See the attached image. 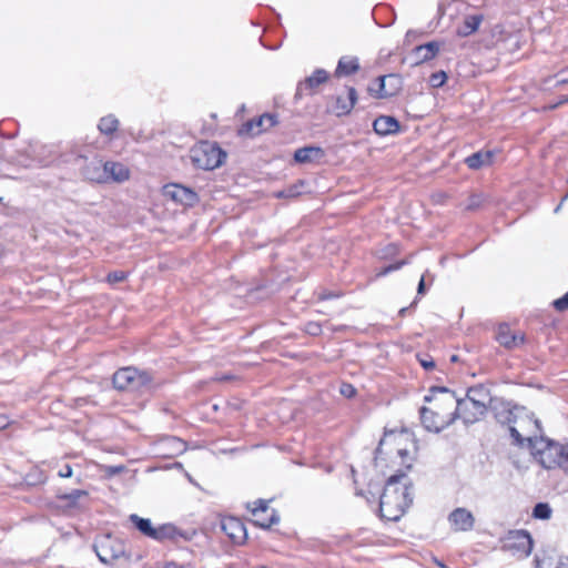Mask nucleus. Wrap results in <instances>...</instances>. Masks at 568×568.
<instances>
[{
	"label": "nucleus",
	"mask_w": 568,
	"mask_h": 568,
	"mask_svg": "<svg viewBox=\"0 0 568 568\" xmlns=\"http://www.w3.org/2000/svg\"><path fill=\"white\" fill-rule=\"evenodd\" d=\"M429 404L420 408V419L426 429L440 432L458 418V398L447 388H433L425 397Z\"/></svg>",
	"instance_id": "f257e3e1"
},
{
	"label": "nucleus",
	"mask_w": 568,
	"mask_h": 568,
	"mask_svg": "<svg viewBox=\"0 0 568 568\" xmlns=\"http://www.w3.org/2000/svg\"><path fill=\"white\" fill-rule=\"evenodd\" d=\"M410 488L412 483L406 474L389 477L381 496V516L387 520H398L413 501Z\"/></svg>",
	"instance_id": "f03ea898"
},
{
	"label": "nucleus",
	"mask_w": 568,
	"mask_h": 568,
	"mask_svg": "<svg viewBox=\"0 0 568 568\" xmlns=\"http://www.w3.org/2000/svg\"><path fill=\"white\" fill-rule=\"evenodd\" d=\"M505 422L508 424V429L510 436L514 438V443L519 446L527 444L528 447H531L535 439L540 437L539 433L541 428L539 420L525 407L516 406L508 410V416Z\"/></svg>",
	"instance_id": "7ed1b4c3"
},
{
	"label": "nucleus",
	"mask_w": 568,
	"mask_h": 568,
	"mask_svg": "<svg viewBox=\"0 0 568 568\" xmlns=\"http://www.w3.org/2000/svg\"><path fill=\"white\" fill-rule=\"evenodd\" d=\"M490 402L488 388L483 385L470 387L465 398H458V418L465 424H474L486 414Z\"/></svg>",
	"instance_id": "20e7f679"
},
{
	"label": "nucleus",
	"mask_w": 568,
	"mask_h": 568,
	"mask_svg": "<svg viewBox=\"0 0 568 568\" xmlns=\"http://www.w3.org/2000/svg\"><path fill=\"white\" fill-rule=\"evenodd\" d=\"M530 449L534 458L545 469L561 468L568 473V446L540 436Z\"/></svg>",
	"instance_id": "39448f33"
},
{
	"label": "nucleus",
	"mask_w": 568,
	"mask_h": 568,
	"mask_svg": "<svg viewBox=\"0 0 568 568\" xmlns=\"http://www.w3.org/2000/svg\"><path fill=\"white\" fill-rule=\"evenodd\" d=\"M192 164L201 170H214L223 164L226 153L215 142L202 141L190 150Z\"/></svg>",
	"instance_id": "423d86ee"
},
{
	"label": "nucleus",
	"mask_w": 568,
	"mask_h": 568,
	"mask_svg": "<svg viewBox=\"0 0 568 568\" xmlns=\"http://www.w3.org/2000/svg\"><path fill=\"white\" fill-rule=\"evenodd\" d=\"M150 382L151 377L146 373L133 367L121 368L113 375V385L118 389H139Z\"/></svg>",
	"instance_id": "0eeeda50"
},
{
	"label": "nucleus",
	"mask_w": 568,
	"mask_h": 568,
	"mask_svg": "<svg viewBox=\"0 0 568 568\" xmlns=\"http://www.w3.org/2000/svg\"><path fill=\"white\" fill-rule=\"evenodd\" d=\"M94 548L97 556L104 564H113L115 560L125 557L124 544L109 535L100 538Z\"/></svg>",
	"instance_id": "6e6552de"
},
{
	"label": "nucleus",
	"mask_w": 568,
	"mask_h": 568,
	"mask_svg": "<svg viewBox=\"0 0 568 568\" xmlns=\"http://www.w3.org/2000/svg\"><path fill=\"white\" fill-rule=\"evenodd\" d=\"M505 547L518 557H528L532 550V539L525 530L510 532Z\"/></svg>",
	"instance_id": "1a4fd4ad"
},
{
	"label": "nucleus",
	"mask_w": 568,
	"mask_h": 568,
	"mask_svg": "<svg viewBox=\"0 0 568 568\" xmlns=\"http://www.w3.org/2000/svg\"><path fill=\"white\" fill-rule=\"evenodd\" d=\"M163 193L168 199L185 206H193L197 202L196 193L180 184L165 185Z\"/></svg>",
	"instance_id": "9d476101"
},
{
	"label": "nucleus",
	"mask_w": 568,
	"mask_h": 568,
	"mask_svg": "<svg viewBox=\"0 0 568 568\" xmlns=\"http://www.w3.org/2000/svg\"><path fill=\"white\" fill-rule=\"evenodd\" d=\"M251 511L254 517L255 525L262 528H270L272 525L278 523L280 520V517L273 509L271 510V515H267L268 504L263 499L254 501Z\"/></svg>",
	"instance_id": "9b49d317"
},
{
	"label": "nucleus",
	"mask_w": 568,
	"mask_h": 568,
	"mask_svg": "<svg viewBox=\"0 0 568 568\" xmlns=\"http://www.w3.org/2000/svg\"><path fill=\"white\" fill-rule=\"evenodd\" d=\"M130 520L142 534L158 540L171 536L173 530L172 526H161L159 528H153L150 519L141 518L138 515H131Z\"/></svg>",
	"instance_id": "f8f14e48"
},
{
	"label": "nucleus",
	"mask_w": 568,
	"mask_h": 568,
	"mask_svg": "<svg viewBox=\"0 0 568 568\" xmlns=\"http://www.w3.org/2000/svg\"><path fill=\"white\" fill-rule=\"evenodd\" d=\"M448 520L455 531L471 530L475 524L473 514L466 508H456L450 513Z\"/></svg>",
	"instance_id": "ddd939ff"
},
{
	"label": "nucleus",
	"mask_w": 568,
	"mask_h": 568,
	"mask_svg": "<svg viewBox=\"0 0 568 568\" xmlns=\"http://www.w3.org/2000/svg\"><path fill=\"white\" fill-rule=\"evenodd\" d=\"M277 123L276 116L270 113L261 115L258 119L246 122L241 129V133L257 135Z\"/></svg>",
	"instance_id": "4468645a"
},
{
	"label": "nucleus",
	"mask_w": 568,
	"mask_h": 568,
	"mask_svg": "<svg viewBox=\"0 0 568 568\" xmlns=\"http://www.w3.org/2000/svg\"><path fill=\"white\" fill-rule=\"evenodd\" d=\"M496 338L501 346L509 349L519 347L525 342V335L513 332L507 324L498 326Z\"/></svg>",
	"instance_id": "2eb2a0df"
},
{
	"label": "nucleus",
	"mask_w": 568,
	"mask_h": 568,
	"mask_svg": "<svg viewBox=\"0 0 568 568\" xmlns=\"http://www.w3.org/2000/svg\"><path fill=\"white\" fill-rule=\"evenodd\" d=\"M223 531L234 541L242 542L246 538V530L243 523L234 517L225 518L222 520Z\"/></svg>",
	"instance_id": "dca6fc26"
},
{
	"label": "nucleus",
	"mask_w": 568,
	"mask_h": 568,
	"mask_svg": "<svg viewBox=\"0 0 568 568\" xmlns=\"http://www.w3.org/2000/svg\"><path fill=\"white\" fill-rule=\"evenodd\" d=\"M357 101V92L354 88H347V94L336 97L335 105L333 106V112L337 116L348 114L354 108Z\"/></svg>",
	"instance_id": "f3484780"
},
{
	"label": "nucleus",
	"mask_w": 568,
	"mask_h": 568,
	"mask_svg": "<svg viewBox=\"0 0 568 568\" xmlns=\"http://www.w3.org/2000/svg\"><path fill=\"white\" fill-rule=\"evenodd\" d=\"M484 21L483 14H467L463 18L462 23L456 29V34L466 38L474 34Z\"/></svg>",
	"instance_id": "a211bd4d"
},
{
	"label": "nucleus",
	"mask_w": 568,
	"mask_h": 568,
	"mask_svg": "<svg viewBox=\"0 0 568 568\" xmlns=\"http://www.w3.org/2000/svg\"><path fill=\"white\" fill-rule=\"evenodd\" d=\"M105 171V182L112 180L114 182H124L130 178L129 169L119 162H105L104 163Z\"/></svg>",
	"instance_id": "6ab92c4d"
},
{
	"label": "nucleus",
	"mask_w": 568,
	"mask_h": 568,
	"mask_svg": "<svg viewBox=\"0 0 568 568\" xmlns=\"http://www.w3.org/2000/svg\"><path fill=\"white\" fill-rule=\"evenodd\" d=\"M373 129L378 135L394 134L399 130V123L393 116L381 115L373 122Z\"/></svg>",
	"instance_id": "aec40b11"
},
{
	"label": "nucleus",
	"mask_w": 568,
	"mask_h": 568,
	"mask_svg": "<svg viewBox=\"0 0 568 568\" xmlns=\"http://www.w3.org/2000/svg\"><path fill=\"white\" fill-rule=\"evenodd\" d=\"M82 175L89 181L98 183L105 182L104 163L99 160L91 161L83 168Z\"/></svg>",
	"instance_id": "412c9836"
},
{
	"label": "nucleus",
	"mask_w": 568,
	"mask_h": 568,
	"mask_svg": "<svg viewBox=\"0 0 568 568\" xmlns=\"http://www.w3.org/2000/svg\"><path fill=\"white\" fill-rule=\"evenodd\" d=\"M324 151L318 146H305L297 149L294 153V160L298 163H311L323 158Z\"/></svg>",
	"instance_id": "4be33fe9"
},
{
	"label": "nucleus",
	"mask_w": 568,
	"mask_h": 568,
	"mask_svg": "<svg viewBox=\"0 0 568 568\" xmlns=\"http://www.w3.org/2000/svg\"><path fill=\"white\" fill-rule=\"evenodd\" d=\"M439 51V44L437 42H428L423 45H418L414 50L415 64L428 61L433 59Z\"/></svg>",
	"instance_id": "5701e85b"
},
{
	"label": "nucleus",
	"mask_w": 568,
	"mask_h": 568,
	"mask_svg": "<svg viewBox=\"0 0 568 568\" xmlns=\"http://www.w3.org/2000/svg\"><path fill=\"white\" fill-rule=\"evenodd\" d=\"M494 152L478 151L468 156L465 162L469 169L478 170L493 163Z\"/></svg>",
	"instance_id": "b1692460"
},
{
	"label": "nucleus",
	"mask_w": 568,
	"mask_h": 568,
	"mask_svg": "<svg viewBox=\"0 0 568 568\" xmlns=\"http://www.w3.org/2000/svg\"><path fill=\"white\" fill-rule=\"evenodd\" d=\"M328 75L327 72L323 69H317L314 73L307 77L304 82H302L297 88V93H302L304 90L312 91L320 84L326 82Z\"/></svg>",
	"instance_id": "393cba45"
},
{
	"label": "nucleus",
	"mask_w": 568,
	"mask_h": 568,
	"mask_svg": "<svg viewBox=\"0 0 568 568\" xmlns=\"http://www.w3.org/2000/svg\"><path fill=\"white\" fill-rule=\"evenodd\" d=\"M359 68L358 61L355 58H342L338 61V65L336 69V74L341 75H348L357 71Z\"/></svg>",
	"instance_id": "a878e982"
},
{
	"label": "nucleus",
	"mask_w": 568,
	"mask_h": 568,
	"mask_svg": "<svg viewBox=\"0 0 568 568\" xmlns=\"http://www.w3.org/2000/svg\"><path fill=\"white\" fill-rule=\"evenodd\" d=\"M119 121L113 115L103 116L99 122V130L102 134L110 135L118 130Z\"/></svg>",
	"instance_id": "bb28decb"
},
{
	"label": "nucleus",
	"mask_w": 568,
	"mask_h": 568,
	"mask_svg": "<svg viewBox=\"0 0 568 568\" xmlns=\"http://www.w3.org/2000/svg\"><path fill=\"white\" fill-rule=\"evenodd\" d=\"M552 510L546 503H539L534 507L532 516L537 519L547 520L551 517Z\"/></svg>",
	"instance_id": "cd10ccee"
},
{
	"label": "nucleus",
	"mask_w": 568,
	"mask_h": 568,
	"mask_svg": "<svg viewBox=\"0 0 568 568\" xmlns=\"http://www.w3.org/2000/svg\"><path fill=\"white\" fill-rule=\"evenodd\" d=\"M88 493L85 490H80V489H74L72 490L71 493L69 494H60L58 495V497L60 499H64L68 501V505L69 506H75L77 505V501L81 498V497H84L87 496Z\"/></svg>",
	"instance_id": "c85d7f7f"
},
{
	"label": "nucleus",
	"mask_w": 568,
	"mask_h": 568,
	"mask_svg": "<svg viewBox=\"0 0 568 568\" xmlns=\"http://www.w3.org/2000/svg\"><path fill=\"white\" fill-rule=\"evenodd\" d=\"M396 80V78L394 75H387V77H379L377 79V84H378V91H377V94H378V98H387V97H390L394 94V92L392 91H387L385 89V81L386 80Z\"/></svg>",
	"instance_id": "c756f323"
},
{
	"label": "nucleus",
	"mask_w": 568,
	"mask_h": 568,
	"mask_svg": "<svg viewBox=\"0 0 568 568\" xmlns=\"http://www.w3.org/2000/svg\"><path fill=\"white\" fill-rule=\"evenodd\" d=\"M447 75L444 71L435 72L429 77V84L433 88H439L446 82Z\"/></svg>",
	"instance_id": "7c9ffc66"
},
{
	"label": "nucleus",
	"mask_w": 568,
	"mask_h": 568,
	"mask_svg": "<svg viewBox=\"0 0 568 568\" xmlns=\"http://www.w3.org/2000/svg\"><path fill=\"white\" fill-rule=\"evenodd\" d=\"M125 277L126 274L123 271H114L108 275L106 280L110 284H115L124 281Z\"/></svg>",
	"instance_id": "2f4dec72"
},
{
	"label": "nucleus",
	"mask_w": 568,
	"mask_h": 568,
	"mask_svg": "<svg viewBox=\"0 0 568 568\" xmlns=\"http://www.w3.org/2000/svg\"><path fill=\"white\" fill-rule=\"evenodd\" d=\"M554 306L557 311L568 310V292L562 297L556 300Z\"/></svg>",
	"instance_id": "473e14b6"
},
{
	"label": "nucleus",
	"mask_w": 568,
	"mask_h": 568,
	"mask_svg": "<svg viewBox=\"0 0 568 568\" xmlns=\"http://www.w3.org/2000/svg\"><path fill=\"white\" fill-rule=\"evenodd\" d=\"M356 390L351 384H343L341 386V394L347 398H351L355 395Z\"/></svg>",
	"instance_id": "72a5a7b5"
},
{
	"label": "nucleus",
	"mask_w": 568,
	"mask_h": 568,
	"mask_svg": "<svg viewBox=\"0 0 568 568\" xmlns=\"http://www.w3.org/2000/svg\"><path fill=\"white\" fill-rule=\"evenodd\" d=\"M480 204H481V196L480 195H473L469 199V203L467 205V209L468 210H474V209L478 207Z\"/></svg>",
	"instance_id": "f704fd0d"
},
{
	"label": "nucleus",
	"mask_w": 568,
	"mask_h": 568,
	"mask_svg": "<svg viewBox=\"0 0 568 568\" xmlns=\"http://www.w3.org/2000/svg\"><path fill=\"white\" fill-rule=\"evenodd\" d=\"M59 476L63 478H68L72 476V468L69 465H65L60 471Z\"/></svg>",
	"instance_id": "c9c22d12"
},
{
	"label": "nucleus",
	"mask_w": 568,
	"mask_h": 568,
	"mask_svg": "<svg viewBox=\"0 0 568 568\" xmlns=\"http://www.w3.org/2000/svg\"><path fill=\"white\" fill-rule=\"evenodd\" d=\"M123 469H124V466H109L105 468V470L109 475L119 474V473L123 471Z\"/></svg>",
	"instance_id": "e433bc0d"
},
{
	"label": "nucleus",
	"mask_w": 568,
	"mask_h": 568,
	"mask_svg": "<svg viewBox=\"0 0 568 568\" xmlns=\"http://www.w3.org/2000/svg\"><path fill=\"white\" fill-rule=\"evenodd\" d=\"M295 189L296 186L290 187L287 191L280 193L278 196H295L298 194V192Z\"/></svg>",
	"instance_id": "4c0bfd02"
},
{
	"label": "nucleus",
	"mask_w": 568,
	"mask_h": 568,
	"mask_svg": "<svg viewBox=\"0 0 568 568\" xmlns=\"http://www.w3.org/2000/svg\"><path fill=\"white\" fill-rule=\"evenodd\" d=\"M420 364L426 369H432L435 366V364L432 359H422Z\"/></svg>",
	"instance_id": "58836bf2"
},
{
	"label": "nucleus",
	"mask_w": 568,
	"mask_h": 568,
	"mask_svg": "<svg viewBox=\"0 0 568 568\" xmlns=\"http://www.w3.org/2000/svg\"><path fill=\"white\" fill-rule=\"evenodd\" d=\"M164 568H192V567L190 565L184 566V565H179V564H176L174 561H171V562H168L164 566Z\"/></svg>",
	"instance_id": "ea45409f"
},
{
	"label": "nucleus",
	"mask_w": 568,
	"mask_h": 568,
	"mask_svg": "<svg viewBox=\"0 0 568 568\" xmlns=\"http://www.w3.org/2000/svg\"><path fill=\"white\" fill-rule=\"evenodd\" d=\"M425 292V277L422 276L419 283H418V288H417V293L418 294H424Z\"/></svg>",
	"instance_id": "a19ab883"
},
{
	"label": "nucleus",
	"mask_w": 568,
	"mask_h": 568,
	"mask_svg": "<svg viewBox=\"0 0 568 568\" xmlns=\"http://www.w3.org/2000/svg\"><path fill=\"white\" fill-rule=\"evenodd\" d=\"M559 79L557 81L558 84H565V83H568V75L567 77H564V72H560L558 74Z\"/></svg>",
	"instance_id": "79ce46f5"
},
{
	"label": "nucleus",
	"mask_w": 568,
	"mask_h": 568,
	"mask_svg": "<svg viewBox=\"0 0 568 568\" xmlns=\"http://www.w3.org/2000/svg\"><path fill=\"white\" fill-rule=\"evenodd\" d=\"M399 266H400V264L389 265V266H387V267L382 272V274H387V273H389V272H392V271H395V270L399 268Z\"/></svg>",
	"instance_id": "37998d69"
},
{
	"label": "nucleus",
	"mask_w": 568,
	"mask_h": 568,
	"mask_svg": "<svg viewBox=\"0 0 568 568\" xmlns=\"http://www.w3.org/2000/svg\"><path fill=\"white\" fill-rule=\"evenodd\" d=\"M557 568H568V558H560Z\"/></svg>",
	"instance_id": "c03bdc74"
},
{
	"label": "nucleus",
	"mask_w": 568,
	"mask_h": 568,
	"mask_svg": "<svg viewBox=\"0 0 568 568\" xmlns=\"http://www.w3.org/2000/svg\"><path fill=\"white\" fill-rule=\"evenodd\" d=\"M318 331H320L318 325H310L308 332H310L311 334H314V335H315V334H317V333H318Z\"/></svg>",
	"instance_id": "a18cd8bd"
},
{
	"label": "nucleus",
	"mask_w": 568,
	"mask_h": 568,
	"mask_svg": "<svg viewBox=\"0 0 568 568\" xmlns=\"http://www.w3.org/2000/svg\"><path fill=\"white\" fill-rule=\"evenodd\" d=\"M564 103H568V95L565 97L562 100H560L557 105H560V104H564Z\"/></svg>",
	"instance_id": "49530a36"
},
{
	"label": "nucleus",
	"mask_w": 568,
	"mask_h": 568,
	"mask_svg": "<svg viewBox=\"0 0 568 568\" xmlns=\"http://www.w3.org/2000/svg\"><path fill=\"white\" fill-rule=\"evenodd\" d=\"M562 201L558 204V206L555 209V213L559 212V210L561 209L562 206Z\"/></svg>",
	"instance_id": "de8ad7c7"
},
{
	"label": "nucleus",
	"mask_w": 568,
	"mask_h": 568,
	"mask_svg": "<svg viewBox=\"0 0 568 568\" xmlns=\"http://www.w3.org/2000/svg\"><path fill=\"white\" fill-rule=\"evenodd\" d=\"M568 199V191H567V194L562 197V202H565L566 200Z\"/></svg>",
	"instance_id": "09e8293b"
},
{
	"label": "nucleus",
	"mask_w": 568,
	"mask_h": 568,
	"mask_svg": "<svg viewBox=\"0 0 568 568\" xmlns=\"http://www.w3.org/2000/svg\"><path fill=\"white\" fill-rule=\"evenodd\" d=\"M452 361L453 362L457 361V356L456 355L452 356Z\"/></svg>",
	"instance_id": "8fccbe9b"
}]
</instances>
